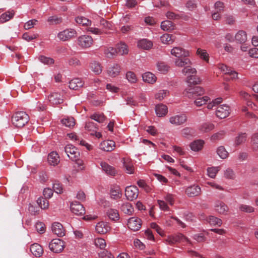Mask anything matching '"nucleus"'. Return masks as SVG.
Instances as JSON below:
<instances>
[{
    "label": "nucleus",
    "mask_w": 258,
    "mask_h": 258,
    "mask_svg": "<svg viewBox=\"0 0 258 258\" xmlns=\"http://www.w3.org/2000/svg\"><path fill=\"white\" fill-rule=\"evenodd\" d=\"M29 120V115L24 111L17 112L12 117V123L17 127H23Z\"/></svg>",
    "instance_id": "nucleus-1"
},
{
    "label": "nucleus",
    "mask_w": 258,
    "mask_h": 258,
    "mask_svg": "<svg viewBox=\"0 0 258 258\" xmlns=\"http://www.w3.org/2000/svg\"><path fill=\"white\" fill-rule=\"evenodd\" d=\"M184 93L189 98H196V97L202 95L204 90L201 87L189 85L184 90Z\"/></svg>",
    "instance_id": "nucleus-2"
},
{
    "label": "nucleus",
    "mask_w": 258,
    "mask_h": 258,
    "mask_svg": "<svg viewBox=\"0 0 258 258\" xmlns=\"http://www.w3.org/2000/svg\"><path fill=\"white\" fill-rule=\"evenodd\" d=\"M49 247L52 252L54 253H59L61 252L64 248V242L60 239H53L49 243Z\"/></svg>",
    "instance_id": "nucleus-3"
},
{
    "label": "nucleus",
    "mask_w": 258,
    "mask_h": 258,
    "mask_svg": "<svg viewBox=\"0 0 258 258\" xmlns=\"http://www.w3.org/2000/svg\"><path fill=\"white\" fill-rule=\"evenodd\" d=\"M76 31L73 29H67L59 32L57 34L58 38L62 41H68L71 38L77 36Z\"/></svg>",
    "instance_id": "nucleus-4"
},
{
    "label": "nucleus",
    "mask_w": 258,
    "mask_h": 258,
    "mask_svg": "<svg viewBox=\"0 0 258 258\" xmlns=\"http://www.w3.org/2000/svg\"><path fill=\"white\" fill-rule=\"evenodd\" d=\"M78 44L83 48L90 47L93 43V39L91 36L83 35L79 36L77 39Z\"/></svg>",
    "instance_id": "nucleus-5"
},
{
    "label": "nucleus",
    "mask_w": 258,
    "mask_h": 258,
    "mask_svg": "<svg viewBox=\"0 0 258 258\" xmlns=\"http://www.w3.org/2000/svg\"><path fill=\"white\" fill-rule=\"evenodd\" d=\"M187 120V117L184 113H180L171 116L169 122L171 124L175 125H181L185 123Z\"/></svg>",
    "instance_id": "nucleus-6"
},
{
    "label": "nucleus",
    "mask_w": 258,
    "mask_h": 258,
    "mask_svg": "<svg viewBox=\"0 0 258 258\" xmlns=\"http://www.w3.org/2000/svg\"><path fill=\"white\" fill-rule=\"evenodd\" d=\"M64 152L68 157L72 160H76L80 156L77 149L72 145H67L64 147Z\"/></svg>",
    "instance_id": "nucleus-7"
},
{
    "label": "nucleus",
    "mask_w": 258,
    "mask_h": 258,
    "mask_svg": "<svg viewBox=\"0 0 258 258\" xmlns=\"http://www.w3.org/2000/svg\"><path fill=\"white\" fill-rule=\"evenodd\" d=\"M139 189L136 186H128L125 188V196L130 201H133L138 198Z\"/></svg>",
    "instance_id": "nucleus-8"
},
{
    "label": "nucleus",
    "mask_w": 258,
    "mask_h": 258,
    "mask_svg": "<svg viewBox=\"0 0 258 258\" xmlns=\"http://www.w3.org/2000/svg\"><path fill=\"white\" fill-rule=\"evenodd\" d=\"M165 240L167 244L173 245L182 241H187V239L182 234L179 233L174 235L168 236Z\"/></svg>",
    "instance_id": "nucleus-9"
},
{
    "label": "nucleus",
    "mask_w": 258,
    "mask_h": 258,
    "mask_svg": "<svg viewBox=\"0 0 258 258\" xmlns=\"http://www.w3.org/2000/svg\"><path fill=\"white\" fill-rule=\"evenodd\" d=\"M230 113V107L226 104L218 106L216 110V116L221 119L227 117Z\"/></svg>",
    "instance_id": "nucleus-10"
},
{
    "label": "nucleus",
    "mask_w": 258,
    "mask_h": 258,
    "mask_svg": "<svg viewBox=\"0 0 258 258\" xmlns=\"http://www.w3.org/2000/svg\"><path fill=\"white\" fill-rule=\"evenodd\" d=\"M185 192L188 197H198L201 194V188L198 185L193 184L187 187Z\"/></svg>",
    "instance_id": "nucleus-11"
},
{
    "label": "nucleus",
    "mask_w": 258,
    "mask_h": 258,
    "mask_svg": "<svg viewBox=\"0 0 258 258\" xmlns=\"http://www.w3.org/2000/svg\"><path fill=\"white\" fill-rule=\"evenodd\" d=\"M127 226L130 229L133 231H138L141 227L142 221L138 217H131L128 220Z\"/></svg>",
    "instance_id": "nucleus-12"
},
{
    "label": "nucleus",
    "mask_w": 258,
    "mask_h": 258,
    "mask_svg": "<svg viewBox=\"0 0 258 258\" xmlns=\"http://www.w3.org/2000/svg\"><path fill=\"white\" fill-rule=\"evenodd\" d=\"M70 208L72 213L78 216L83 215L85 213V209L83 206L76 201L71 203Z\"/></svg>",
    "instance_id": "nucleus-13"
},
{
    "label": "nucleus",
    "mask_w": 258,
    "mask_h": 258,
    "mask_svg": "<svg viewBox=\"0 0 258 258\" xmlns=\"http://www.w3.org/2000/svg\"><path fill=\"white\" fill-rule=\"evenodd\" d=\"M171 54L177 57V58L180 57H185L189 55L188 51L180 47H173L171 50Z\"/></svg>",
    "instance_id": "nucleus-14"
},
{
    "label": "nucleus",
    "mask_w": 258,
    "mask_h": 258,
    "mask_svg": "<svg viewBox=\"0 0 258 258\" xmlns=\"http://www.w3.org/2000/svg\"><path fill=\"white\" fill-rule=\"evenodd\" d=\"M48 99L50 103L53 105H57L63 102V97L60 93L54 92L51 93Z\"/></svg>",
    "instance_id": "nucleus-15"
},
{
    "label": "nucleus",
    "mask_w": 258,
    "mask_h": 258,
    "mask_svg": "<svg viewBox=\"0 0 258 258\" xmlns=\"http://www.w3.org/2000/svg\"><path fill=\"white\" fill-rule=\"evenodd\" d=\"M115 143L112 140H106L102 142L99 145V148L104 151L111 152L114 149Z\"/></svg>",
    "instance_id": "nucleus-16"
},
{
    "label": "nucleus",
    "mask_w": 258,
    "mask_h": 258,
    "mask_svg": "<svg viewBox=\"0 0 258 258\" xmlns=\"http://www.w3.org/2000/svg\"><path fill=\"white\" fill-rule=\"evenodd\" d=\"M137 47L139 49L148 50L153 47V42L146 38L141 39L137 42Z\"/></svg>",
    "instance_id": "nucleus-17"
},
{
    "label": "nucleus",
    "mask_w": 258,
    "mask_h": 258,
    "mask_svg": "<svg viewBox=\"0 0 258 258\" xmlns=\"http://www.w3.org/2000/svg\"><path fill=\"white\" fill-rule=\"evenodd\" d=\"M52 232L58 237H62L65 235V230L60 223L54 222L51 226Z\"/></svg>",
    "instance_id": "nucleus-18"
},
{
    "label": "nucleus",
    "mask_w": 258,
    "mask_h": 258,
    "mask_svg": "<svg viewBox=\"0 0 258 258\" xmlns=\"http://www.w3.org/2000/svg\"><path fill=\"white\" fill-rule=\"evenodd\" d=\"M215 210L220 214L227 215L229 211L228 206L222 201H217L215 205Z\"/></svg>",
    "instance_id": "nucleus-19"
},
{
    "label": "nucleus",
    "mask_w": 258,
    "mask_h": 258,
    "mask_svg": "<svg viewBox=\"0 0 258 258\" xmlns=\"http://www.w3.org/2000/svg\"><path fill=\"white\" fill-rule=\"evenodd\" d=\"M121 66L118 63H114L107 70L108 75L111 77L118 76L121 72Z\"/></svg>",
    "instance_id": "nucleus-20"
},
{
    "label": "nucleus",
    "mask_w": 258,
    "mask_h": 258,
    "mask_svg": "<svg viewBox=\"0 0 258 258\" xmlns=\"http://www.w3.org/2000/svg\"><path fill=\"white\" fill-rule=\"evenodd\" d=\"M175 65L179 68H185L191 65V61L187 58L180 57L176 58L174 61Z\"/></svg>",
    "instance_id": "nucleus-21"
},
{
    "label": "nucleus",
    "mask_w": 258,
    "mask_h": 258,
    "mask_svg": "<svg viewBox=\"0 0 258 258\" xmlns=\"http://www.w3.org/2000/svg\"><path fill=\"white\" fill-rule=\"evenodd\" d=\"M31 253L36 257H40L43 253V249L42 246L38 243H34L30 247Z\"/></svg>",
    "instance_id": "nucleus-22"
},
{
    "label": "nucleus",
    "mask_w": 258,
    "mask_h": 258,
    "mask_svg": "<svg viewBox=\"0 0 258 258\" xmlns=\"http://www.w3.org/2000/svg\"><path fill=\"white\" fill-rule=\"evenodd\" d=\"M100 166L102 170L109 175L114 176L116 173L115 168L105 162H101Z\"/></svg>",
    "instance_id": "nucleus-23"
},
{
    "label": "nucleus",
    "mask_w": 258,
    "mask_h": 258,
    "mask_svg": "<svg viewBox=\"0 0 258 258\" xmlns=\"http://www.w3.org/2000/svg\"><path fill=\"white\" fill-rule=\"evenodd\" d=\"M47 160L50 165H57L60 161L59 157L56 152H51L48 155Z\"/></svg>",
    "instance_id": "nucleus-24"
},
{
    "label": "nucleus",
    "mask_w": 258,
    "mask_h": 258,
    "mask_svg": "<svg viewBox=\"0 0 258 258\" xmlns=\"http://www.w3.org/2000/svg\"><path fill=\"white\" fill-rule=\"evenodd\" d=\"M96 231L100 234H104L107 232L110 227L108 223L104 222H100L96 225Z\"/></svg>",
    "instance_id": "nucleus-25"
},
{
    "label": "nucleus",
    "mask_w": 258,
    "mask_h": 258,
    "mask_svg": "<svg viewBox=\"0 0 258 258\" xmlns=\"http://www.w3.org/2000/svg\"><path fill=\"white\" fill-rule=\"evenodd\" d=\"M84 85V82L80 78H74L69 82V87L72 90H78Z\"/></svg>",
    "instance_id": "nucleus-26"
},
{
    "label": "nucleus",
    "mask_w": 258,
    "mask_h": 258,
    "mask_svg": "<svg viewBox=\"0 0 258 258\" xmlns=\"http://www.w3.org/2000/svg\"><path fill=\"white\" fill-rule=\"evenodd\" d=\"M110 197L113 200H117L121 197L122 193L120 187L117 185H113L110 190Z\"/></svg>",
    "instance_id": "nucleus-27"
},
{
    "label": "nucleus",
    "mask_w": 258,
    "mask_h": 258,
    "mask_svg": "<svg viewBox=\"0 0 258 258\" xmlns=\"http://www.w3.org/2000/svg\"><path fill=\"white\" fill-rule=\"evenodd\" d=\"M155 111L157 116L163 117L167 113L168 108L166 105L160 104L156 106Z\"/></svg>",
    "instance_id": "nucleus-28"
},
{
    "label": "nucleus",
    "mask_w": 258,
    "mask_h": 258,
    "mask_svg": "<svg viewBox=\"0 0 258 258\" xmlns=\"http://www.w3.org/2000/svg\"><path fill=\"white\" fill-rule=\"evenodd\" d=\"M142 78L144 82L153 84L156 82L157 78L155 75L151 72H146L142 75Z\"/></svg>",
    "instance_id": "nucleus-29"
},
{
    "label": "nucleus",
    "mask_w": 258,
    "mask_h": 258,
    "mask_svg": "<svg viewBox=\"0 0 258 258\" xmlns=\"http://www.w3.org/2000/svg\"><path fill=\"white\" fill-rule=\"evenodd\" d=\"M115 49L117 53L120 55L126 54L128 52L127 45L123 42L116 44Z\"/></svg>",
    "instance_id": "nucleus-30"
},
{
    "label": "nucleus",
    "mask_w": 258,
    "mask_h": 258,
    "mask_svg": "<svg viewBox=\"0 0 258 258\" xmlns=\"http://www.w3.org/2000/svg\"><path fill=\"white\" fill-rule=\"evenodd\" d=\"M107 217L112 221H116L119 220V215L117 210L109 209L106 212Z\"/></svg>",
    "instance_id": "nucleus-31"
},
{
    "label": "nucleus",
    "mask_w": 258,
    "mask_h": 258,
    "mask_svg": "<svg viewBox=\"0 0 258 258\" xmlns=\"http://www.w3.org/2000/svg\"><path fill=\"white\" fill-rule=\"evenodd\" d=\"M235 40L239 43H243L247 40L246 33L243 30H239L235 35Z\"/></svg>",
    "instance_id": "nucleus-32"
},
{
    "label": "nucleus",
    "mask_w": 258,
    "mask_h": 258,
    "mask_svg": "<svg viewBox=\"0 0 258 258\" xmlns=\"http://www.w3.org/2000/svg\"><path fill=\"white\" fill-rule=\"evenodd\" d=\"M120 210L128 215H131L134 212V208L131 204L128 202L123 203L120 206Z\"/></svg>",
    "instance_id": "nucleus-33"
},
{
    "label": "nucleus",
    "mask_w": 258,
    "mask_h": 258,
    "mask_svg": "<svg viewBox=\"0 0 258 258\" xmlns=\"http://www.w3.org/2000/svg\"><path fill=\"white\" fill-rule=\"evenodd\" d=\"M204 144L203 140H198L190 143V148L192 151L197 152L202 149Z\"/></svg>",
    "instance_id": "nucleus-34"
},
{
    "label": "nucleus",
    "mask_w": 258,
    "mask_h": 258,
    "mask_svg": "<svg viewBox=\"0 0 258 258\" xmlns=\"http://www.w3.org/2000/svg\"><path fill=\"white\" fill-rule=\"evenodd\" d=\"M14 15L15 12L13 10L7 11L0 16V22L3 23H5L12 19Z\"/></svg>",
    "instance_id": "nucleus-35"
},
{
    "label": "nucleus",
    "mask_w": 258,
    "mask_h": 258,
    "mask_svg": "<svg viewBox=\"0 0 258 258\" xmlns=\"http://www.w3.org/2000/svg\"><path fill=\"white\" fill-rule=\"evenodd\" d=\"M90 69L96 75L100 74L102 71V68L100 64L95 61L90 63Z\"/></svg>",
    "instance_id": "nucleus-36"
},
{
    "label": "nucleus",
    "mask_w": 258,
    "mask_h": 258,
    "mask_svg": "<svg viewBox=\"0 0 258 258\" xmlns=\"http://www.w3.org/2000/svg\"><path fill=\"white\" fill-rule=\"evenodd\" d=\"M214 128V125L210 122H205L200 125L199 130L201 132L203 133H207Z\"/></svg>",
    "instance_id": "nucleus-37"
},
{
    "label": "nucleus",
    "mask_w": 258,
    "mask_h": 258,
    "mask_svg": "<svg viewBox=\"0 0 258 258\" xmlns=\"http://www.w3.org/2000/svg\"><path fill=\"white\" fill-rule=\"evenodd\" d=\"M207 221L211 225L220 226L222 224L221 219L213 216H209Z\"/></svg>",
    "instance_id": "nucleus-38"
},
{
    "label": "nucleus",
    "mask_w": 258,
    "mask_h": 258,
    "mask_svg": "<svg viewBox=\"0 0 258 258\" xmlns=\"http://www.w3.org/2000/svg\"><path fill=\"white\" fill-rule=\"evenodd\" d=\"M161 28L164 31L172 30L174 28L173 23L169 20L164 21L161 24Z\"/></svg>",
    "instance_id": "nucleus-39"
},
{
    "label": "nucleus",
    "mask_w": 258,
    "mask_h": 258,
    "mask_svg": "<svg viewBox=\"0 0 258 258\" xmlns=\"http://www.w3.org/2000/svg\"><path fill=\"white\" fill-rule=\"evenodd\" d=\"M210 100V98L207 96L198 97L195 99L194 103L197 106L200 107L205 104Z\"/></svg>",
    "instance_id": "nucleus-40"
},
{
    "label": "nucleus",
    "mask_w": 258,
    "mask_h": 258,
    "mask_svg": "<svg viewBox=\"0 0 258 258\" xmlns=\"http://www.w3.org/2000/svg\"><path fill=\"white\" fill-rule=\"evenodd\" d=\"M201 80L196 74H192L188 76L186 78V82L189 84H193L194 85L199 84L201 83Z\"/></svg>",
    "instance_id": "nucleus-41"
},
{
    "label": "nucleus",
    "mask_w": 258,
    "mask_h": 258,
    "mask_svg": "<svg viewBox=\"0 0 258 258\" xmlns=\"http://www.w3.org/2000/svg\"><path fill=\"white\" fill-rule=\"evenodd\" d=\"M220 167H211L207 168V175L212 178H214L218 171L220 170Z\"/></svg>",
    "instance_id": "nucleus-42"
},
{
    "label": "nucleus",
    "mask_w": 258,
    "mask_h": 258,
    "mask_svg": "<svg viewBox=\"0 0 258 258\" xmlns=\"http://www.w3.org/2000/svg\"><path fill=\"white\" fill-rule=\"evenodd\" d=\"M182 74L188 77V76L192 74H196L197 70L195 68H192L190 66L184 68L181 71Z\"/></svg>",
    "instance_id": "nucleus-43"
},
{
    "label": "nucleus",
    "mask_w": 258,
    "mask_h": 258,
    "mask_svg": "<svg viewBox=\"0 0 258 258\" xmlns=\"http://www.w3.org/2000/svg\"><path fill=\"white\" fill-rule=\"evenodd\" d=\"M75 20L78 24L83 26H88L91 24V21L88 19L83 16L76 17Z\"/></svg>",
    "instance_id": "nucleus-44"
},
{
    "label": "nucleus",
    "mask_w": 258,
    "mask_h": 258,
    "mask_svg": "<svg viewBox=\"0 0 258 258\" xmlns=\"http://www.w3.org/2000/svg\"><path fill=\"white\" fill-rule=\"evenodd\" d=\"M39 207L42 209H46L48 208L49 202L47 199L43 198H39L37 201Z\"/></svg>",
    "instance_id": "nucleus-45"
},
{
    "label": "nucleus",
    "mask_w": 258,
    "mask_h": 258,
    "mask_svg": "<svg viewBox=\"0 0 258 258\" xmlns=\"http://www.w3.org/2000/svg\"><path fill=\"white\" fill-rule=\"evenodd\" d=\"M90 118L94 120L95 121L99 122L102 123L103 122L105 119V117L103 113H95L92 114L90 116Z\"/></svg>",
    "instance_id": "nucleus-46"
},
{
    "label": "nucleus",
    "mask_w": 258,
    "mask_h": 258,
    "mask_svg": "<svg viewBox=\"0 0 258 258\" xmlns=\"http://www.w3.org/2000/svg\"><path fill=\"white\" fill-rule=\"evenodd\" d=\"M125 76L126 79L130 83L133 84L137 82V77L136 76V75L133 72H127Z\"/></svg>",
    "instance_id": "nucleus-47"
},
{
    "label": "nucleus",
    "mask_w": 258,
    "mask_h": 258,
    "mask_svg": "<svg viewBox=\"0 0 258 258\" xmlns=\"http://www.w3.org/2000/svg\"><path fill=\"white\" fill-rule=\"evenodd\" d=\"M197 53L201 59L206 62L209 61V54L206 50L198 48L197 51Z\"/></svg>",
    "instance_id": "nucleus-48"
},
{
    "label": "nucleus",
    "mask_w": 258,
    "mask_h": 258,
    "mask_svg": "<svg viewBox=\"0 0 258 258\" xmlns=\"http://www.w3.org/2000/svg\"><path fill=\"white\" fill-rule=\"evenodd\" d=\"M239 209L240 211L245 213H252L254 211V208L250 205L241 204L239 206Z\"/></svg>",
    "instance_id": "nucleus-49"
},
{
    "label": "nucleus",
    "mask_w": 258,
    "mask_h": 258,
    "mask_svg": "<svg viewBox=\"0 0 258 258\" xmlns=\"http://www.w3.org/2000/svg\"><path fill=\"white\" fill-rule=\"evenodd\" d=\"M156 66L161 73L164 74L168 71L169 67L164 62H158Z\"/></svg>",
    "instance_id": "nucleus-50"
},
{
    "label": "nucleus",
    "mask_w": 258,
    "mask_h": 258,
    "mask_svg": "<svg viewBox=\"0 0 258 258\" xmlns=\"http://www.w3.org/2000/svg\"><path fill=\"white\" fill-rule=\"evenodd\" d=\"M94 244L97 247L104 249L106 246L105 240L102 238H97L94 239Z\"/></svg>",
    "instance_id": "nucleus-51"
},
{
    "label": "nucleus",
    "mask_w": 258,
    "mask_h": 258,
    "mask_svg": "<svg viewBox=\"0 0 258 258\" xmlns=\"http://www.w3.org/2000/svg\"><path fill=\"white\" fill-rule=\"evenodd\" d=\"M61 123L66 126L71 127L74 126L75 122L73 117H68L63 118L61 120Z\"/></svg>",
    "instance_id": "nucleus-52"
},
{
    "label": "nucleus",
    "mask_w": 258,
    "mask_h": 258,
    "mask_svg": "<svg viewBox=\"0 0 258 258\" xmlns=\"http://www.w3.org/2000/svg\"><path fill=\"white\" fill-rule=\"evenodd\" d=\"M39 60L44 64L51 65L54 62L53 58L46 57L45 56L41 55L39 57Z\"/></svg>",
    "instance_id": "nucleus-53"
},
{
    "label": "nucleus",
    "mask_w": 258,
    "mask_h": 258,
    "mask_svg": "<svg viewBox=\"0 0 258 258\" xmlns=\"http://www.w3.org/2000/svg\"><path fill=\"white\" fill-rule=\"evenodd\" d=\"M161 42L164 44H170L173 42L172 35L168 34H164L160 37Z\"/></svg>",
    "instance_id": "nucleus-54"
},
{
    "label": "nucleus",
    "mask_w": 258,
    "mask_h": 258,
    "mask_svg": "<svg viewBox=\"0 0 258 258\" xmlns=\"http://www.w3.org/2000/svg\"><path fill=\"white\" fill-rule=\"evenodd\" d=\"M169 92L167 90H162L156 93L155 95V97L156 99L161 101L167 96Z\"/></svg>",
    "instance_id": "nucleus-55"
},
{
    "label": "nucleus",
    "mask_w": 258,
    "mask_h": 258,
    "mask_svg": "<svg viewBox=\"0 0 258 258\" xmlns=\"http://www.w3.org/2000/svg\"><path fill=\"white\" fill-rule=\"evenodd\" d=\"M217 154L222 159H226L228 155V153L223 147H219L217 150Z\"/></svg>",
    "instance_id": "nucleus-56"
},
{
    "label": "nucleus",
    "mask_w": 258,
    "mask_h": 258,
    "mask_svg": "<svg viewBox=\"0 0 258 258\" xmlns=\"http://www.w3.org/2000/svg\"><path fill=\"white\" fill-rule=\"evenodd\" d=\"M175 198V195L167 193L164 196L163 199L165 201L168 203L170 205L173 206L174 204Z\"/></svg>",
    "instance_id": "nucleus-57"
},
{
    "label": "nucleus",
    "mask_w": 258,
    "mask_h": 258,
    "mask_svg": "<svg viewBox=\"0 0 258 258\" xmlns=\"http://www.w3.org/2000/svg\"><path fill=\"white\" fill-rule=\"evenodd\" d=\"M246 140V135L245 133L239 134L235 139V144L236 145H239L242 143H244Z\"/></svg>",
    "instance_id": "nucleus-58"
},
{
    "label": "nucleus",
    "mask_w": 258,
    "mask_h": 258,
    "mask_svg": "<svg viewBox=\"0 0 258 258\" xmlns=\"http://www.w3.org/2000/svg\"><path fill=\"white\" fill-rule=\"evenodd\" d=\"M35 228L37 232L40 234L44 233L46 230L45 224L41 222H38L36 223Z\"/></svg>",
    "instance_id": "nucleus-59"
},
{
    "label": "nucleus",
    "mask_w": 258,
    "mask_h": 258,
    "mask_svg": "<svg viewBox=\"0 0 258 258\" xmlns=\"http://www.w3.org/2000/svg\"><path fill=\"white\" fill-rule=\"evenodd\" d=\"M193 133V130L190 127H186L181 130L182 136L185 138L191 136Z\"/></svg>",
    "instance_id": "nucleus-60"
},
{
    "label": "nucleus",
    "mask_w": 258,
    "mask_h": 258,
    "mask_svg": "<svg viewBox=\"0 0 258 258\" xmlns=\"http://www.w3.org/2000/svg\"><path fill=\"white\" fill-rule=\"evenodd\" d=\"M157 203L160 210L164 211H168L169 207L164 200H158Z\"/></svg>",
    "instance_id": "nucleus-61"
},
{
    "label": "nucleus",
    "mask_w": 258,
    "mask_h": 258,
    "mask_svg": "<svg viewBox=\"0 0 258 258\" xmlns=\"http://www.w3.org/2000/svg\"><path fill=\"white\" fill-rule=\"evenodd\" d=\"M222 101V98L221 97L217 98L215 100H213L212 102H209L207 105V108L209 109H212L213 107L218 105L219 104L221 103Z\"/></svg>",
    "instance_id": "nucleus-62"
},
{
    "label": "nucleus",
    "mask_w": 258,
    "mask_h": 258,
    "mask_svg": "<svg viewBox=\"0 0 258 258\" xmlns=\"http://www.w3.org/2000/svg\"><path fill=\"white\" fill-rule=\"evenodd\" d=\"M225 134V132L223 131H219V132L213 134L211 136V139L214 141L220 140L224 137Z\"/></svg>",
    "instance_id": "nucleus-63"
},
{
    "label": "nucleus",
    "mask_w": 258,
    "mask_h": 258,
    "mask_svg": "<svg viewBox=\"0 0 258 258\" xmlns=\"http://www.w3.org/2000/svg\"><path fill=\"white\" fill-rule=\"evenodd\" d=\"M251 145L254 150L258 149V134H255L252 136Z\"/></svg>",
    "instance_id": "nucleus-64"
}]
</instances>
